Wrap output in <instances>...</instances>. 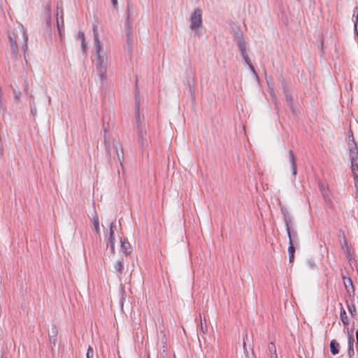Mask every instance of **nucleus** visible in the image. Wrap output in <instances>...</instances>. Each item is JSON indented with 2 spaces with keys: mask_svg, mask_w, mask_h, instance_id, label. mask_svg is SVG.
<instances>
[{
  "mask_svg": "<svg viewBox=\"0 0 358 358\" xmlns=\"http://www.w3.org/2000/svg\"><path fill=\"white\" fill-rule=\"evenodd\" d=\"M123 264L121 261H117L115 264H114V268L115 269L118 271L120 273H121L122 272V270H123Z\"/></svg>",
  "mask_w": 358,
  "mask_h": 358,
  "instance_id": "obj_20",
  "label": "nucleus"
},
{
  "mask_svg": "<svg viewBox=\"0 0 358 358\" xmlns=\"http://www.w3.org/2000/svg\"><path fill=\"white\" fill-rule=\"evenodd\" d=\"M348 310L352 315H356L357 310H356V308H355V305L348 306Z\"/></svg>",
  "mask_w": 358,
  "mask_h": 358,
  "instance_id": "obj_23",
  "label": "nucleus"
},
{
  "mask_svg": "<svg viewBox=\"0 0 358 358\" xmlns=\"http://www.w3.org/2000/svg\"><path fill=\"white\" fill-rule=\"evenodd\" d=\"M113 224L110 226V237L108 243H107V246L110 247L112 252H115V238H114V232L113 230Z\"/></svg>",
  "mask_w": 358,
  "mask_h": 358,
  "instance_id": "obj_8",
  "label": "nucleus"
},
{
  "mask_svg": "<svg viewBox=\"0 0 358 358\" xmlns=\"http://www.w3.org/2000/svg\"><path fill=\"white\" fill-rule=\"evenodd\" d=\"M281 212L284 215L285 222L286 223L287 228L289 227V222H290L289 217V213L287 210L285 208H281Z\"/></svg>",
  "mask_w": 358,
  "mask_h": 358,
  "instance_id": "obj_14",
  "label": "nucleus"
},
{
  "mask_svg": "<svg viewBox=\"0 0 358 358\" xmlns=\"http://www.w3.org/2000/svg\"><path fill=\"white\" fill-rule=\"evenodd\" d=\"M343 283L348 292H350V291L354 292V286L351 278H344Z\"/></svg>",
  "mask_w": 358,
  "mask_h": 358,
  "instance_id": "obj_13",
  "label": "nucleus"
},
{
  "mask_svg": "<svg viewBox=\"0 0 358 358\" xmlns=\"http://www.w3.org/2000/svg\"><path fill=\"white\" fill-rule=\"evenodd\" d=\"M342 248L345 251L347 258L351 259L352 255L350 254V248L348 246V244H347L345 240L344 241V245H342Z\"/></svg>",
  "mask_w": 358,
  "mask_h": 358,
  "instance_id": "obj_19",
  "label": "nucleus"
},
{
  "mask_svg": "<svg viewBox=\"0 0 358 358\" xmlns=\"http://www.w3.org/2000/svg\"><path fill=\"white\" fill-rule=\"evenodd\" d=\"M78 35L81 41L82 48L85 50L86 47L85 34L83 31H79Z\"/></svg>",
  "mask_w": 358,
  "mask_h": 358,
  "instance_id": "obj_16",
  "label": "nucleus"
},
{
  "mask_svg": "<svg viewBox=\"0 0 358 358\" xmlns=\"http://www.w3.org/2000/svg\"><path fill=\"white\" fill-rule=\"evenodd\" d=\"M96 73L101 81L107 79V58H101L96 61Z\"/></svg>",
  "mask_w": 358,
  "mask_h": 358,
  "instance_id": "obj_3",
  "label": "nucleus"
},
{
  "mask_svg": "<svg viewBox=\"0 0 358 358\" xmlns=\"http://www.w3.org/2000/svg\"><path fill=\"white\" fill-rule=\"evenodd\" d=\"M148 358H150V357H148Z\"/></svg>",
  "mask_w": 358,
  "mask_h": 358,
  "instance_id": "obj_28",
  "label": "nucleus"
},
{
  "mask_svg": "<svg viewBox=\"0 0 358 358\" xmlns=\"http://www.w3.org/2000/svg\"><path fill=\"white\" fill-rule=\"evenodd\" d=\"M57 25H58V27H59V20L57 19Z\"/></svg>",
  "mask_w": 358,
  "mask_h": 358,
  "instance_id": "obj_27",
  "label": "nucleus"
},
{
  "mask_svg": "<svg viewBox=\"0 0 358 358\" xmlns=\"http://www.w3.org/2000/svg\"><path fill=\"white\" fill-rule=\"evenodd\" d=\"M289 162L292 167V173L294 176L296 175V164L294 152L292 150L289 151Z\"/></svg>",
  "mask_w": 358,
  "mask_h": 358,
  "instance_id": "obj_9",
  "label": "nucleus"
},
{
  "mask_svg": "<svg viewBox=\"0 0 358 358\" xmlns=\"http://www.w3.org/2000/svg\"><path fill=\"white\" fill-rule=\"evenodd\" d=\"M92 222H93L94 231H96V233L99 234V231H100L99 222V218H98L97 215H95L94 217H93Z\"/></svg>",
  "mask_w": 358,
  "mask_h": 358,
  "instance_id": "obj_15",
  "label": "nucleus"
},
{
  "mask_svg": "<svg viewBox=\"0 0 358 358\" xmlns=\"http://www.w3.org/2000/svg\"><path fill=\"white\" fill-rule=\"evenodd\" d=\"M268 350L270 352H274V357L275 358L277 357V355H276V350H275V345L273 343H270L268 344Z\"/></svg>",
  "mask_w": 358,
  "mask_h": 358,
  "instance_id": "obj_22",
  "label": "nucleus"
},
{
  "mask_svg": "<svg viewBox=\"0 0 358 358\" xmlns=\"http://www.w3.org/2000/svg\"><path fill=\"white\" fill-rule=\"evenodd\" d=\"M116 154H117V158H118L120 164H122V162L124 159V152H123L122 148H120L119 149H117Z\"/></svg>",
  "mask_w": 358,
  "mask_h": 358,
  "instance_id": "obj_17",
  "label": "nucleus"
},
{
  "mask_svg": "<svg viewBox=\"0 0 358 358\" xmlns=\"http://www.w3.org/2000/svg\"><path fill=\"white\" fill-rule=\"evenodd\" d=\"M201 23V10L199 8L194 9L190 17V28L192 30L198 29Z\"/></svg>",
  "mask_w": 358,
  "mask_h": 358,
  "instance_id": "obj_5",
  "label": "nucleus"
},
{
  "mask_svg": "<svg viewBox=\"0 0 358 358\" xmlns=\"http://www.w3.org/2000/svg\"><path fill=\"white\" fill-rule=\"evenodd\" d=\"M121 243V249L123 251V252L128 255L131 252V247L129 242L126 241L125 240L120 239Z\"/></svg>",
  "mask_w": 358,
  "mask_h": 358,
  "instance_id": "obj_10",
  "label": "nucleus"
},
{
  "mask_svg": "<svg viewBox=\"0 0 358 358\" xmlns=\"http://www.w3.org/2000/svg\"><path fill=\"white\" fill-rule=\"evenodd\" d=\"M340 345L336 340H332L330 343V350L332 355H335L339 352Z\"/></svg>",
  "mask_w": 358,
  "mask_h": 358,
  "instance_id": "obj_11",
  "label": "nucleus"
},
{
  "mask_svg": "<svg viewBox=\"0 0 358 358\" xmlns=\"http://www.w3.org/2000/svg\"><path fill=\"white\" fill-rule=\"evenodd\" d=\"M356 340H357V344L358 345V330L356 331Z\"/></svg>",
  "mask_w": 358,
  "mask_h": 358,
  "instance_id": "obj_24",
  "label": "nucleus"
},
{
  "mask_svg": "<svg viewBox=\"0 0 358 358\" xmlns=\"http://www.w3.org/2000/svg\"><path fill=\"white\" fill-rule=\"evenodd\" d=\"M62 15H61V19H62V22L63 23V11L62 10Z\"/></svg>",
  "mask_w": 358,
  "mask_h": 358,
  "instance_id": "obj_26",
  "label": "nucleus"
},
{
  "mask_svg": "<svg viewBox=\"0 0 358 358\" xmlns=\"http://www.w3.org/2000/svg\"><path fill=\"white\" fill-rule=\"evenodd\" d=\"M287 235H288L289 241V246L288 248V252H289V262H291L294 259V248L293 246L290 230H289V227H287Z\"/></svg>",
  "mask_w": 358,
  "mask_h": 358,
  "instance_id": "obj_7",
  "label": "nucleus"
},
{
  "mask_svg": "<svg viewBox=\"0 0 358 358\" xmlns=\"http://www.w3.org/2000/svg\"><path fill=\"white\" fill-rule=\"evenodd\" d=\"M351 168L353 173L355 186L358 188V151L351 150Z\"/></svg>",
  "mask_w": 358,
  "mask_h": 358,
  "instance_id": "obj_4",
  "label": "nucleus"
},
{
  "mask_svg": "<svg viewBox=\"0 0 358 358\" xmlns=\"http://www.w3.org/2000/svg\"><path fill=\"white\" fill-rule=\"evenodd\" d=\"M340 317H341V320L343 325L346 326V325L349 324L350 320L347 315V313H346L345 309L343 307L341 308V311H340Z\"/></svg>",
  "mask_w": 358,
  "mask_h": 358,
  "instance_id": "obj_12",
  "label": "nucleus"
},
{
  "mask_svg": "<svg viewBox=\"0 0 358 358\" xmlns=\"http://www.w3.org/2000/svg\"><path fill=\"white\" fill-rule=\"evenodd\" d=\"M236 43H237L238 49H239V50L241 53V55H242L243 58L244 59L245 62L248 65V66L250 67V69L252 71V73L256 74L255 68L252 66V64L248 57V55L247 54L245 41H244V39L242 36H239L236 38Z\"/></svg>",
  "mask_w": 358,
  "mask_h": 358,
  "instance_id": "obj_2",
  "label": "nucleus"
},
{
  "mask_svg": "<svg viewBox=\"0 0 358 358\" xmlns=\"http://www.w3.org/2000/svg\"><path fill=\"white\" fill-rule=\"evenodd\" d=\"M86 356L87 358H94V351L91 346H89Z\"/></svg>",
  "mask_w": 358,
  "mask_h": 358,
  "instance_id": "obj_21",
  "label": "nucleus"
},
{
  "mask_svg": "<svg viewBox=\"0 0 358 358\" xmlns=\"http://www.w3.org/2000/svg\"><path fill=\"white\" fill-rule=\"evenodd\" d=\"M353 343H354V339L351 336V337L349 338L348 355H349L350 357H352L354 355Z\"/></svg>",
  "mask_w": 358,
  "mask_h": 358,
  "instance_id": "obj_18",
  "label": "nucleus"
},
{
  "mask_svg": "<svg viewBox=\"0 0 358 358\" xmlns=\"http://www.w3.org/2000/svg\"><path fill=\"white\" fill-rule=\"evenodd\" d=\"M94 48L96 50V61H99L101 58H106L102 55V47L100 43V41L98 38L97 34H94Z\"/></svg>",
  "mask_w": 358,
  "mask_h": 358,
  "instance_id": "obj_6",
  "label": "nucleus"
},
{
  "mask_svg": "<svg viewBox=\"0 0 358 358\" xmlns=\"http://www.w3.org/2000/svg\"><path fill=\"white\" fill-rule=\"evenodd\" d=\"M111 1H112L113 4L114 6H115V5H116V4H117V0H111Z\"/></svg>",
  "mask_w": 358,
  "mask_h": 358,
  "instance_id": "obj_25",
  "label": "nucleus"
},
{
  "mask_svg": "<svg viewBox=\"0 0 358 358\" xmlns=\"http://www.w3.org/2000/svg\"><path fill=\"white\" fill-rule=\"evenodd\" d=\"M10 43L11 49L14 52H17V41L22 44V47L27 48L28 36L27 29L22 25L15 29V32L9 35Z\"/></svg>",
  "mask_w": 358,
  "mask_h": 358,
  "instance_id": "obj_1",
  "label": "nucleus"
}]
</instances>
